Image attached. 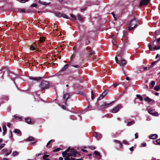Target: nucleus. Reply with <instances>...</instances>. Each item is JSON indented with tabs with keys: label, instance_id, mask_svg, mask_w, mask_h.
<instances>
[{
	"label": "nucleus",
	"instance_id": "11",
	"mask_svg": "<svg viewBox=\"0 0 160 160\" xmlns=\"http://www.w3.org/2000/svg\"><path fill=\"white\" fill-rule=\"evenodd\" d=\"M148 111L150 114L154 116H157V112H156L155 111L152 109H148Z\"/></svg>",
	"mask_w": 160,
	"mask_h": 160
},
{
	"label": "nucleus",
	"instance_id": "56",
	"mask_svg": "<svg viewBox=\"0 0 160 160\" xmlns=\"http://www.w3.org/2000/svg\"><path fill=\"white\" fill-rule=\"evenodd\" d=\"M64 159L65 160H70V158L68 156L65 157Z\"/></svg>",
	"mask_w": 160,
	"mask_h": 160
},
{
	"label": "nucleus",
	"instance_id": "13",
	"mask_svg": "<svg viewBox=\"0 0 160 160\" xmlns=\"http://www.w3.org/2000/svg\"><path fill=\"white\" fill-rule=\"evenodd\" d=\"M158 137V135L156 134H152L150 135L149 137L150 139H154L157 138V137Z\"/></svg>",
	"mask_w": 160,
	"mask_h": 160
},
{
	"label": "nucleus",
	"instance_id": "59",
	"mask_svg": "<svg viewBox=\"0 0 160 160\" xmlns=\"http://www.w3.org/2000/svg\"><path fill=\"white\" fill-rule=\"evenodd\" d=\"M135 138H138V134L137 133H136L135 134Z\"/></svg>",
	"mask_w": 160,
	"mask_h": 160
},
{
	"label": "nucleus",
	"instance_id": "40",
	"mask_svg": "<svg viewBox=\"0 0 160 160\" xmlns=\"http://www.w3.org/2000/svg\"><path fill=\"white\" fill-rule=\"evenodd\" d=\"M88 148L91 150H94L96 148V147L93 146H89Z\"/></svg>",
	"mask_w": 160,
	"mask_h": 160
},
{
	"label": "nucleus",
	"instance_id": "44",
	"mask_svg": "<svg viewBox=\"0 0 160 160\" xmlns=\"http://www.w3.org/2000/svg\"><path fill=\"white\" fill-rule=\"evenodd\" d=\"M122 142L123 143H124L126 145H129V142L126 140H124L122 141Z\"/></svg>",
	"mask_w": 160,
	"mask_h": 160
},
{
	"label": "nucleus",
	"instance_id": "3",
	"mask_svg": "<svg viewBox=\"0 0 160 160\" xmlns=\"http://www.w3.org/2000/svg\"><path fill=\"white\" fill-rule=\"evenodd\" d=\"M115 61L116 62L120 64V65L122 66H124L127 63V61L126 60L124 59H118L117 56H116L115 58Z\"/></svg>",
	"mask_w": 160,
	"mask_h": 160
},
{
	"label": "nucleus",
	"instance_id": "47",
	"mask_svg": "<svg viewBox=\"0 0 160 160\" xmlns=\"http://www.w3.org/2000/svg\"><path fill=\"white\" fill-rule=\"evenodd\" d=\"M18 152L16 151L14 152L12 154V155L13 156H17L18 155Z\"/></svg>",
	"mask_w": 160,
	"mask_h": 160
},
{
	"label": "nucleus",
	"instance_id": "22",
	"mask_svg": "<svg viewBox=\"0 0 160 160\" xmlns=\"http://www.w3.org/2000/svg\"><path fill=\"white\" fill-rule=\"evenodd\" d=\"M144 100L147 102H151L152 100L149 97H147L146 98H145L144 99Z\"/></svg>",
	"mask_w": 160,
	"mask_h": 160
},
{
	"label": "nucleus",
	"instance_id": "14",
	"mask_svg": "<svg viewBox=\"0 0 160 160\" xmlns=\"http://www.w3.org/2000/svg\"><path fill=\"white\" fill-rule=\"evenodd\" d=\"M69 94L68 93H66L63 95V99L66 100V101L69 98Z\"/></svg>",
	"mask_w": 160,
	"mask_h": 160
},
{
	"label": "nucleus",
	"instance_id": "16",
	"mask_svg": "<svg viewBox=\"0 0 160 160\" xmlns=\"http://www.w3.org/2000/svg\"><path fill=\"white\" fill-rule=\"evenodd\" d=\"M118 54L117 55V57H118V59H122V57L123 55V53L122 51H120V52H118Z\"/></svg>",
	"mask_w": 160,
	"mask_h": 160
},
{
	"label": "nucleus",
	"instance_id": "9",
	"mask_svg": "<svg viewBox=\"0 0 160 160\" xmlns=\"http://www.w3.org/2000/svg\"><path fill=\"white\" fill-rule=\"evenodd\" d=\"M121 104H118L112 110V112L113 113L117 112L119 111V108H121Z\"/></svg>",
	"mask_w": 160,
	"mask_h": 160
},
{
	"label": "nucleus",
	"instance_id": "58",
	"mask_svg": "<svg viewBox=\"0 0 160 160\" xmlns=\"http://www.w3.org/2000/svg\"><path fill=\"white\" fill-rule=\"evenodd\" d=\"M10 134L9 137L10 138H11L12 137V132L11 130H10Z\"/></svg>",
	"mask_w": 160,
	"mask_h": 160
},
{
	"label": "nucleus",
	"instance_id": "29",
	"mask_svg": "<svg viewBox=\"0 0 160 160\" xmlns=\"http://www.w3.org/2000/svg\"><path fill=\"white\" fill-rule=\"evenodd\" d=\"M70 16L72 18V19H70V20H72L73 21L75 20L76 19V18L75 15L73 14H71Z\"/></svg>",
	"mask_w": 160,
	"mask_h": 160
},
{
	"label": "nucleus",
	"instance_id": "5",
	"mask_svg": "<svg viewBox=\"0 0 160 160\" xmlns=\"http://www.w3.org/2000/svg\"><path fill=\"white\" fill-rule=\"evenodd\" d=\"M151 0H141L138 6L141 7L143 6H147Z\"/></svg>",
	"mask_w": 160,
	"mask_h": 160
},
{
	"label": "nucleus",
	"instance_id": "36",
	"mask_svg": "<svg viewBox=\"0 0 160 160\" xmlns=\"http://www.w3.org/2000/svg\"><path fill=\"white\" fill-rule=\"evenodd\" d=\"M91 94L92 100H93L95 96H94V92H93V91L92 90L91 91Z\"/></svg>",
	"mask_w": 160,
	"mask_h": 160
},
{
	"label": "nucleus",
	"instance_id": "4",
	"mask_svg": "<svg viewBox=\"0 0 160 160\" xmlns=\"http://www.w3.org/2000/svg\"><path fill=\"white\" fill-rule=\"evenodd\" d=\"M39 45H38L36 42H34L30 46V49L32 51H36L39 48Z\"/></svg>",
	"mask_w": 160,
	"mask_h": 160
},
{
	"label": "nucleus",
	"instance_id": "49",
	"mask_svg": "<svg viewBox=\"0 0 160 160\" xmlns=\"http://www.w3.org/2000/svg\"><path fill=\"white\" fill-rule=\"evenodd\" d=\"M5 145V144L2 143L0 145V150L2 149L3 147H4Z\"/></svg>",
	"mask_w": 160,
	"mask_h": 160
},
{
	"label": "nucleus",
	"instance_id": "8",
	"mask_svg": "<svg viewBox=\"0 0 160 160\" xmlns=\"http://www.w3.org/2000/svg\"><path fill=\"white\" fill-rule=\"evenodd\" d=\"M148 47L149 48V49L150 51H155L158 50H159L160 49V46H155L153 48H152V45L151 44V42H150L148 44Z\"/></svg>",
	"mask_w": 160,
	"mask_h": 160
},
{
	"label": "nucleus",
	"instance_id": "61",
	"mask_svg": "<svg viewBox=\"0 0 160 160\" xmlns=\"http://www.w3.org/2000/svg\"><path fill=\"white\" fill-rule=\"evenodd\" d=\"M156 43L158 44L160 43V37L157 39L156 41Z\"/></svg>",
	"mask_w": 160,
	"mask_h": 160
},
{
	"label": "nucleus",
	"instance_id": "63",
	"mask_svg": "<svg viewBox=\"0 0 160 160\" xmlns=\"http://www.w3.org/2000/svg\"><path fill=\"white\" fill-rule=\"evenodd\" d=\"M82 151H83V152H86V153H87L88 152V151L87 150H86V149H82Z\"/></svg>",
	"mask_w": 160,
	"mask_h": 160
},
{
	"label": "nucleus",
	"instance_id": "21",
	"mask_svg": "<svg viewBox=\"0 0 160 160\" xmlns=\"http://www.w3.org/2000/svg\"><path fill=\"white\" fill-rule=\"evenodd\" d=\"M69 66V65L68 64H66L65 65V66L63 67L62 69H61V71H65L66 69L68 68Z\"/></svg>",
	"mask_w": 160,
	"mask_h": 160
},
{
	"label": "nucleus",
	"instance_id": "20",
	"mask_svg": "<svg viewBox=\"0 0 160 160\" xmlns=\"http://www.w3.org/2000/svg\"><path fill=\"white\" fill-rule=\"evenodd\" d=\"M77 16H78V19L81 22H83V19L82 18V16L80 14H78Z\"/></svg>",
	"mask_w": 160,
	"mask_h": 160
},
{
	"label": "nucleus",
	"instance_id": "33",
	"mask_svg": "<svg viewBox=\"0 0 160 160\" xmlns=\"http://www.w3.org/2000/svg\"><path fill=\"white\" fill-rule=\"evenodd\" d=\"M158 62V61H157L153 62H152V64L150 66V68H152L153 67V66L154 65L156 64Z\"/></svg>",
	"mask_w": 160,
	"mask_h": 160
},
{
	"label": "nucleus",
	"instance_id": "60",
	"mask_svg": "<svg viewBox=\"0 0 160 160\" xmlns=\"http://www.w3.org/2000/svg\"><path fill=\"white\" fill-rule=\"evenodd\" d=\"M118 143L119 144V147L120 148H121L122 147V143L120 142V143Z\"/></svg>",
	"mask_w": 160,
	"mask_h": 160
},
{
	"label": "nucleus",
	"instance_id": "26",
	"mask_svg": "<svg viewBox=\"0 0 160 160\" xmlns=\"http://www.w3.org/2000/svg\"><path fill=\"white\" fill-rule=\"evenodd\" d=\"M135 123V122L134 121H131L130 122H129L127 123V125L128 126H130L131 125Z\"/></svg>",
	"mask_w": 160,
	"mask_h": 160
},
{
	"label": "nucleus",
	"instance_id": "57",
	"mask_svg": "<svg viewBox=\"0 0 160 160\" xmlns=\"http://www.w3.org/2000/svg\"><path fill=\"white\" fill-rule=\"evenodd\" d=\"M73 156V154H72V153L71 152L68 153V155L67 156L69 157L70 156Z\"/></svg>",
	"mask_w": 160,
	"mask_h": 160
},
{
	"label": "nucleus",
	"instance_id": "53",
	"mask_svg": "<svg viewBox=\"0 0 160 160\" xmlns=\"http://www.w3.org/2000/svg\"><path fill=\"white\" fill-rule=\"evenodd\" d=\"M28 1V0H21L20 1L22 3H24Z\"/></svg>",
	"mask_w": 160,
	"mask_h": 160
},
{
	"label": "nucleus",
	"instance_id": "10",
	"mask_svg": "<svg viewBox=\"0 0 160 160\" xmlns=\"http://www.w3.org/2000/svg\"><path fill=\"white\" fill-rule=\"evenodd\" d=\"M108 91L107 90L104 91L102 94L100 96V97L97 99V100L99 101L101 100L102 99L104 98V97L107 94Z\"/></svg>",
	"mask_w": 160,
	"mask_h": 160
},
{
	"label": "nucleus",
	"instance_id": "25",
	"mask_svg": "<svg viewBox=\"0 0 160 160\" xmlns=\"http://www.w3.org/2000/svg\"><path fill=\"white\" fill-rule=\"evenodd\" d=\"M34 140H35V139L34 138H33L32 137H29L26 139V141H33Z\"/></svg>",
	"mask_w": 160,
	"mask_h": 160
},
{
	"label": "nucleus",
	"instance_id": "52",
	"mask_svg": "<svg viewBox=\"0 0 160 160\" xmlns=\"http://www.w3.org/2000/svg\"><path fill=\"white\" fill-rule=\"evenodd\" d=\"M12 152V150H11L9 151V152H7L6 153V154H5V156H8V155L10 154Z\"/></svg>",
	"mask_w": 160,
	"mask_h": 160
},
{
	"label": "nucleus",
	"instance_id": "30",
	"mask_svg": "<svg viewBox=\"0 0 160 160\" xmlns=\"http://www.w3.org/2000/svg\"><path fill=\"white\" fill-rule=\"evenodd\" d=\"M94 154L97 155H98L100 156V158H101V156H100V153L98 151H95L94 152Z\"/></svg>",
	"mask_w": 160,
	"mask_h": 160
},
{
	"label": "nucleus",
	"instance_id": "7",
	"mask_svg": "<svg viewBox=\"0 0 160 160\" xmlns=\"http://www.w3.org/2000/svg\"><path fill=\"white\" fill-rule=\"evenodd\" d=\"M113 102H112L109 103H107L106 102H103L102 104L100 106V109L102 110H103L106 107H108Z\"/></svg>",
	"mask_w": 160,
	"mask_h": 160
},
{
	"label": "nucleus",
	"instance_id": "50",
	"mask_svg": "<svg viewBox=\"0 0 160 160\" xmlns=\"http://www.w3.org/2000/svg\"><path fill=\"white\" fill-rule=\"evenodd\" d=\"M127 88H128V87H125L124 88V91L123 92H122L123 93V94H124L126 92Z\"/></svg>",
	"mask_w": 160,
	"mask_h": 160
},
{
	"label": "nucleus",
	"instance_id": "34",
	"mask_svg": "<svg viewBox=\"0 0 160 160\" xmlns=\"http://www.w3.org/2000/svg\"><path fill=\"white\" fill-rule=\"evenodd\" d=\"M100 134V133H98L96 132H94L93 133V136L97 138H98V135Z\"/></svg>",
	"mask_w": 160,
	"mask_h": 160
},
{
	"label": "nucleus",
	"instance_id": "6",
	"mask_svg": "<svg viewBox=\"0 0 160 160\" xmlns=\"http://www.w3.org/2000/svg\"><path fill=\"white\" fill-rule=\"evenodd\" d=\"M86 50L88 51V52L89 53L87 56L88 58L90 57L92 55L95 54V52L90 47H87L86 48Z\"/></svg>",
	"mask_w": 160,
	"mask_h": 160
},
{
	"label": "nucleus",
	"instance_id": "54",
	"mask_svg": "<svg viewBox=\"0 0 160 160\" xmlns=\"http://www.w3.org/2000/svg\"><path fill=\"white\" fill-rule=\"evenodd\" d=\"M37 6V4L35 3H33L32 4L31 6V7H36Z\"/></svg>",
	"mask_w": 160,
	"mask_h": 160
},
{
	"label": "nucleus",
	"instance_id": "39",
	"mask_svg": "<svg viewBox=\"0 0 160 160\" xmlns=\"http://www.w3.org/2000/svg\"><path fill=\"white\" fill-rule=\"evenodd\" d=\"M78 94H80L81 95H82L83 96H85V93L83 92H82L80 91L78 92Z\"/></svg>",
	"mask_w": 160,
	"mask_h": 160
},
{
	"label": "nucleus",
	"instance_id": "42",
	"mask_svg": "<svg viewBox=\"0 0 160 160\" xmlns=\"http://www.w3.org/2000/svg\"><path fill=\"white\" fill-rule=\"evenodd\" d=\"M123 36L125 37V42H128V37H127V36H126V35H125V34H124Z\"/></svg>",
	"mask_w": 160,
	"mask_h": 160
},
{
	"label": "nucleus",
	"instance_id": "17",
	"mask_svg": "<svg viewBox=\"0 0 160 160\" xmlns=\"http://www.w3.org/2000/svg\"><path fill=\"white\" fill-rule=\"evenodd\" d=\"M155 82L154 81H152L149 84L150 88L152 89L155 85Z\"/></svg>",
	"mask_w": 160,
	"mask_h": 160
},
{
	"label": "nucleus",
	"instance_id": "19",
	"mask_svg": "<svg viewBox=\"0 0 160 160\" xmlns=\"http://www.w3.org/2000/svg\"><path fill=\"white\" fill-rule=\"evenodd\" d=\"M41 77H38V78H35V77H31L30 78L31 79L35 80V81H40L42 79Z\"/></svg>",
	"mask_w": 160,
	"mask_h": 160
},
{
	"label": "nucleus",
	"instance_id": "2",
	"mask_svg": "<svg viewBox=\"0 0 160 160\" xmlns=\"http://www.w3.org/2000/svg\"><path fill=\"white\" fill-rule=\"evenodd\" d=\"M39 88L42 91L45 90L50 88V82L48 81H42L39 85Z\"/></svg>",
	"mask_w": 160,
	"mask_h": 160
},
{
	"label": "nucleus",
	"instance_id": "64",
	"mask_svg": "<svg viewBox=\"0 0 160 160\" xmlns=\"http://www.w3.org/2000/svg\"><path fill=\"white\" fill-rule=\"evenodd\" d=\"M90 42L89 40H88L86 42L85 44L86 45H88L89 43H90Z\"/></svg>",
	"mask_w": 160,
	"mask_h": 160
},
{
	"label": "nucleus",
	"instance_id": "27",
	"mask_svg": "<svg viewBox=\"0 0 160 160\" xmlns=\"http://www.w3.org/2000/svg\"><path fill=\"white\" fill-rule=\"evenodd\" d=\"M160 89V85H156L154 88V89L157 91H158Z\"/></svg>",
	"mask_w": 160,
	"mask_h": 160
},
{
	"label": "nucleus",
	"instance_id": "35",
	"mask_svg": "<svg viewBox=\"0 0 160 160\" xmlns=\"http://www.w3.org/2000/svg\"><path fill=\"white\" fill-rule=\"evenodd\" d=\"M154 143L155 144L160 145V139H158L155 141V142H154Z\"/></svg>",
	"mask_w": 160,
	"mask_h": 160
},
{
	"label": "nucleus",
	"instance_id": "12",
	"mask_svg": "<svg viewBox=\"0 0 160 160\" xmlns=\"http://www.w3.org/2000/svg\"><path fill=\"white\" fill-rule=\"evenodd\" d=\"M25 121L28 124H32V122L31 121V118L29 117L25 118Z\"/></svg>",
	"mask_w": 160,
	"mask_h": 160
},
{
	"label": "nucleus",
	"instance_id": "28",
	"mask_svg": "<svg viewBox=\"0 0 160 160\" xmlns=\"http://www.w3.org/2000/svg\"><path fill=\"white\" fill-rule=\"evenodd\" d=\"M55 14L56 16L59 18L62 17V14L60 12L55 13Z\"/></svg>",
	"mask_w": 160,
	"mask_h": 160
},
{
	"label": "nucleus",
	"instance_id": "62",
	"mask_svg": "<svg viewBox=\"0 0 160 160\" xmlns=\"http://www.w3.org/2000/svg\"><path fill=\"white\" fill-rule=\"evenodd\" d=\"M146 145H147L146 143H142V146L143 147H145L146 146Z\"/></svg>",
	"mask_w": 160,
	"mask_h": 160
},
{
	"label": "nucleus",
	"instance_id": "48",
	"mask_svg": "<svg viewBox=\"0 0 160 160\" xmlns=\"http://www.w3.org/2000/svg\"><path fill=\"white\" fill-rule=\"evenodd\" d=\"M8 151V150L6 148L3 149L2 150V152L3 153H6Z\"/></svg>",
	"mask_w": 160,
	"mask_h": 160
},
{
	"label": "nucleus",
	"instance_id": "43",
	"mask_svg": "<svg viewBox=\"0 0 160 160\" xmlns=\"http://www.w3.org/2000/svg\"><path fill=\"white\" fill-rule=\"evenodd\" d=\"M2 128L3 131H7V128L5 125H3L2 126Z\"/></svg>",
	"mask_w": 160,
	"mask_h": 160
},
{
	"label": "nucleus",
	"instance_id": "23",
	"mask_svg": "<svg viewBox=\"0 0 160 160\" xmlns=\"http://www.w3.org/2000/svg\"><path fill=\"white\" fill-rule=\"evenodd\" d=\"M111 38H112L113 39V40H112V44L114 45L117 46V44L116 43V41H115V40H114V39L115 38L114 36L113 35H112V37H111Z\"/></svg>",
	"mask_w": 160,
	"mask_h": 160
},
{
	"label": "nucleus",
	"instance_id": "38",
	"mask_svg": "<svg viewBox=\"0 0 160 160\" xmlns=\"http://www.w3.org/2000/svg\"><path fill=\"white\" fill-rule=\"evenodd\" d=\"M61 150V148H58L56 149H54L53 150V152H58Z\"/></svg>",
	"mask_w": 160,
	"mask_h": 160
},
{
	"label": "nucleus",
	"instance_id": "55",
	"mask_svg": "<svg viewBox=\"0 0 160 160\" xmlns=\"http://www.w3.org/2000/svg\"><path fill=\"white\" fill-rule=\"evenodd\" d=\"M16 119H18L19 121H21L22 120V118L21 117H17L16 118Z\"/></svg>",
	"mask_w": 160,
	"mask_h": 160
},
{
	"label": "nucleus",
	"instance_id": "41",
	"mask_svg": "<svg viewBox=\"0 0 160 160\" xmlns=\"http://www.w3.org/2000/svg\"><path fill=\"white\" fill-rule=\"evenodd\" d=\"M119 84V83H116L113 84L112 86H113L114 88H115Z\"/></svg>",
	"mask_w": 160,
	"mask_h": 160
},
{
	"label": "nucleus",
	"instance_id": "37",
	"mask_svg": "<svg viewBox=\"0 0 160 160\" xmlns=\"http://www.w3.org/2000/svg\"><path fill=\"white\" fill-rule=\"evenodd\" d=\"M136 97H137L141 101H142L143 98H142V96L140 95L137 94L136 95Z\"/></svg>",
	"mask_w": 160,
	"mask_h": 160
},
{
	"label": "nucleus",
	"instance_id": "15",
	"mask_svg": "<svg viewBox=\"0 0 160 160\" xmlns=\"http://www.w3.org/2000/svg\"><path fill=\"white\" fill-rule=\"evenodd\" d=\"M45 38L44 37H40L39 38V40L37 42L38 45L39 44V43L45 41Z\"/></svg>",
	"mask_w": 160,
	"mask_h": 160
},
{
	"label": "nucleus",
	"instance_id": "45",
	"mask_svg": "<svg viewBox=\"0 0 160 160\" xmlns=\"http://www.w3.org/2000/svg\"><path fill=\"white\" fill-rule=\"evenodd\" d=\"M54 140H50L47 143V145H46V146L47 147L52 142H54Z\"/></svg>",
	"mask_w": 160,
	"mask_h": 160
},
{
	"label": "nucleus",
	"instance_id": "24",
	"mask_svg": "<svg viewBox=\"0 0 160 160\" xmlns=\"http://www.w3.org/2000/svg\"><path fill=\"white\" fill-rule=\"evenodd\" d=\"M49 156V155H44L43 156L42 158L44 160H50L49 158H47Z\"/></svg>",
	"mask_w": 160,
	"mask_h": 160
},
{
	"label": "nucleus",
	"instance_id": "46",
	"mask_svg": "<svg viewBox=\"0 0 160 160\" xmlns=\"http://www.w3.org/2000/svg\"><path fill=\"white\" fill-rule=\"evenodd\" d=\"M64 18H67V19H69V18L65 14H62V16Z\"/></svg>",
	"mask_w": 160,
	"mask_h": 160
},
{
	"label": "nucleus",
	"instance_id": "1",
	"mask_svg": "<svg viewBox=\"0 0 160 160\" xmlns=\"http://www.w3.org/2000/svg\"><path fill=\"white\" fill-rule=\"evenodd\" d=\"M139 24L138 20L136 18L132 19L130 22L128 28V31L134 29Z\"/></svg>",
	"mask_w": 160,
	"mask_h": 160
},
{
	"label": "nucleus",
	"instance_id": "32",
	"mask_svg": "<svg viewBox=\"0 0 160 160\" xmlns=\"http://www.w3.org/2000/svg\"><path fill=\"white\" fill-rule=\"evenodd\" d=\"M62 156L63 157H65L67 156L68 155V153L67 152H66V151H64L62 153Z\"/></svg>",
	"mask_w": 160,
	"mask_h": 160
},
{
	"label": "nucleus",
	"instance_id": "18",
	"mask_svg": "<svg viewBox=\"0 0 160 160\" xmlns=\"http://www.w3.org/2000/svg\"><path fill=\"white\" fill-rule=\"evenodd\" d=\"M71 152L72 154H73V156H74L75 157L76 156V154L78 153V152L75 151L73 148L71 149Z\"/></svg>",
	"mask_w": 160,
	"mask_h": 160
},
{
	"label": "nucleus",
	"instance_id": "51",
	"mask_svg": "<svg viewBox=\"0 0 160 160\" xmlns=\"http://www.w3.org/2000/svg\"><path fill=\"white\" fill-rule=\"evenodd\" d=\"M118 133H114L113 134H112V137H116L117 136H118Z\"/></svg>",
	"mask_w": 160,
	"mask_h": 160
},
{
	"label": "nucleus",
	"instance_id": "31",
	"mask_svg": "<svg viewBox=\"0 0 160 160\" xmlns=\"http://www.w3.org/2000/svg\"><path fill=\"white\" fill-rule=\"evenodd\" d=\"M14 132L15 133H18V134H20L21 133V131L18 129H15L14 130Z\"/></svg>",
	"mask_w": 160,
	"mask_h": 160
}]
</instances>
